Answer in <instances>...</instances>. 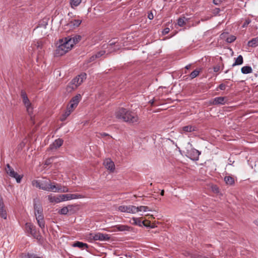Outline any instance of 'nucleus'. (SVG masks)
I'll return each instance as SVG.
<instances>
[{
    "mask_svg": "<svg viewBox=\"0 0 258 258\" xmlns=\"http://www.w3.org/2000/svg\"><path fill=\"white\" fill-rule=\"evenodd\" d=\"M81 39V37L80 35H75L73 37L69 36L60 39L55 50V55L56 56L64 55L70 50Z\"/></svg>",
    "mask_w": 258,
    "mask_h": 258,
    "instance_id": "nucleus-1",
    "label": "nucleus"
},
{
    "mask_svg": "<svg viewBox=\"0 0 258 258\" xmlns=\"http://www.w3.org/2000/svg\"><path fill=\"white\" fill-rule=\"evenodd\" d=\"M117 118L130 123H136L139 121L138 115L123 108H119L115 113Z\"/></svg>",
    "mask_w": 258,
    "mask_h": 258,
    "instance_id": "nucleus-2",
    "label": "nucleus"
},
{
    "mask_svg": "<svg viewBox=\"0 0 258 258\" xmlns=\"http://www.w3.org/2000/svg\"><path fill=\"white\" fill-rule=\"evenodd\" d=\"M33 186L47 191L54 192L56 184L50 179L43 178L41 180H34L32 181Z\"/></svg>",
    "mask_w": 258,
    "mask_h": 258,
    "instance_id": "nucleus-3",
    "label": "nucleus"
},
{
    "mask_svg": "<svg viewBox=\"0 0 258 258\" xmlns=\"http://www.w3.org/2000/svg\"><path fill=\"white\" fill-rule=\"evenodd\" d=\"M86 74L83 73L76 77L71 82V84L68 86L72 90L76 89L86 79Z\"/></svg>",
    "mask_w": 258,
    "mask_h": 258,
    "instance_id": "nucleus-4",
    "label": "nucleus"
},
{
    "mask_svg": "<svg viewBox=\"0 0 258 258\" xmlns=\"http://www.w3.org/2000/svg\"><path fill=\"white\" fill-rule=\"evenodd\" d=\"M21 95L22 98V101L26 108L27 111L32 118V114H33V107L32 104L30 102L26 92L24 91H22Z\"/></svg>",
    "mask_w": 258,
    "mask_h": 258,
    "instance_id": "nucleus-5",
    "label": "nucleus"
},
{
    "mask_svg": "<svg viewBox=\"0 0 258 258\" xmlns=\"http://www.w3.org/2000/svg\"><path fill=\"white\" fill-rule=\"evenodd\" d=\"M6 173L12 178H15L17 183H20L23 178V175H19L15 171L9 164H7L5 168Z\"/></svg>",
    "mask_w": 258,
    "mask_h": 258,
    "instance_id": "nucleus-6",
    "label": "nucleus"
},
{
    "mask_svg": "<svg viewBox=\"0 0 258 258\" xmlns=\"http://www.w3.org/2000/svg\"><path fill=\"white\" fill-rule=\"evenodd\" d=\"M61 196V200L62 202L70 201L72 200L78 199H83L85 198V197L83 195L81 194H64V195H60Z\"/></svg>",
    "mask_w": 258,
    "mask_h": 258,
    "instance_id": "nucleus-7",
    "label": "nucleus"
},
{
    "mask_svg": "<svg viewBox=\"0 0 258 258\" xmlns=\"http://www.w3.org/2000/svg\"><path fill=\"white\" fill-rule=\"evenodd\" d=\"M135 206L134 205H121L118 207V210L121 212L130 214H135Z\"/></svg>",
    "mask_w": 258,
    "mask_h": 258,
    "instance_id": "nucleus-8",
    "label": "nucleus"
},
{
    "mask_svg": "<svg viewBox=\"0 0 258 258\" xmlns=\"http://www.w3.org/2000/svg\"><path fill=\"white\" fill-rule=\"evenodd\" d=\"M91 236L94 240L105 241L109 240L110 238V237L108 234H103L101 233L91 234Z\"/></svg>",
    "mask_w": 258,
    "mask_h": 258,
    "instance_id": "nucleus-9",
    "label": "nucleus"
},
{
    "mask_svg": "<svg viewBox=\"0 0 258 258\" xmlns=\"http://www.w3.org/2000/svg\"><path fill=\"white\" fill-rule=\"evenodd\" d=\"M187 156L190 159L197 161L199 160V155L201 153L195 149H191L187 151Z\"/></svg>",
    "mask_w": 258,
    "mask_h": 258,
    "instance_id": "nucleus-10",
    "label": "nucleus"
},
{
    "mask_svg": "<svg viewBox=\"0 0 258 258\" xmlns=\"http://www.w3.org/2000/svg\"><path fill=\"white\" fill-rule=\"evenodd\" d=\"M103 164L108 170H109L111 172H114L115 170V165L114 162L110 159H106L103 162Z\"/></svg>",
    "mask_w": 258,
    "mask_h": 258,
    "instance_id": "nucleus-11",
    "label": "nucleus"
},
{
    "mask_svg": "<svg viewBox=\"0 0 258 258\" xmlns=\"http://www.w3.org/2000/svg\"><path fill=\"white\" fill-rule=\"evenodd\" d=\"M227 99L225 97H218L215 98L211 102L212 105H224L225 104Z\"/></svg>",
    "mask_w": 258,
    "mask_h": 258,
    "instance_id": "nucleus-12",
    "label": "nucleus"
},
{
    "mask_svg": "<svg viewBox=\"0 0 258 258\" xmlns=\"http://www.w3.org/2000/svg\"><path fill=\"white\" fill-rule=\"evenodd\" d=\"M114 228L116 229L119 231L122 232H131L133 231V227L125 225H117L114 226Z\"/></svg>",
    "mask_w": 258,
    "mask_h": 258,
    "instance_id": "nucleus-13",
    "label": "nucleus"
},
{
    "mask_svg": "<svg viewBox=\"0 0 258 258\" xmlns=\"http://www.w3.org/2000/svg\"><path fill=\"white\" fill-rule=\"evenodd\" d=\"M25 229L27 232L29 233L34 237H36V230L34 226L30 223H27L25 225Z\"/></svg>",
    "mask_w": 258,
    "mask_h": 258,
    "instance_id": "nucleus-14",
    "label": "nucleus"
},
{
    "mask_svg": "<svg viewBox=\"0 0 258 258\" xmlns=\"http://www.w3.org/2000/svg\"><path fill=\"white\" fill-rule=\"evenodd\" d=\"M82 23V20L80 19L72 20L70 21L67 26L70 27V29H73L79 26Z\"/></svg>",
    "mask_w": 258,
    "mask_h": 258,
    "instance_id": "nucleus-15",
    "label": "nucleus"
},
{
    "mask_svg": "<svg viewBox=\"0 0 258 258\" xmlns=\"http://www.w3.org/2000/svg\"><path fill=\"white\" fill-rule=\"evenodd\" d=\"M63 144V140L61 139L55 140L54 142L50 145L51 150L57 149L59 148Z\"/></svg>",
    "mask_w": 258,
    "mask_h": 258,
    "instance_id": "nucleus-16",
    "label": "nucleus"
},
{
    "mask_svg": "<svg viewBox=\"0 0 258 258\" xmlns=\"http://www.w3.org/2000/svg\"><path fill=\"white\" fill-rule=\"evenodd\" d=\"M131 221V223L133 225H138L140 227L142 226L143 225L144 226H148V225L145 224V221H141L140 218H139L133 217Z\"/></svg>",
    "mask_w": 258,
    "mask_h": 258,
    "instance_id": "nucleus-17",
    "label": "nucleus"
},
{
    "mask_svg": "<svg viewBox=\"0 0 258 258\" xmlns=\"http://www.w3.org/2000/svg\"><path fill=\"white\" fill-rule=\"evenodd\" d=\"M135 214L139 212H146L147 211H152V210L148 206H140L139 207L135 206Z\"/></svg>",
    "mask_w": 258,
    "mask_h": 258,
    "instance_id": "nucleus-18",
    "label": "nucleus"
},
{
    "mask_svg": "<svg viewBox=\"0 0 258 258\" xmlns=\"http://www.w3.org/2000/svg\"><path fill=\"white\" fill-rule=\"evenodd\" d=\"M60 197V195L56 197L52 195H49L48 196V199L51 203H59L62 202V200H61V198Z\"/></svg>",
    "mask_w": 258,
    "mask_h": 258,
    "instance_id": "nucleus-19",
    "label": "nucleus"
},
{
    "mask_svg": "<svg viewBox=\"0 0 258 258\" xmlns=\"http://www.w3.org/2000/svg\"><path fill=\"white\" fill-rule=\"evenodd\" d=\"M0 216L4 219H7V212L4 208V203L1 198H0Z\"/></svg>",
    "mask_w": 258,
    "mask_h": 258,
    "instance_id": "nucleus-20",
    "label": "nucleus"
},
{
    "mask_svg": "<svg viewBox=\"0 0 258 258\" xmlns=\"http://www.w3.org/2000/svg\"><path fill=\"white\" fill-rule=\"evenodd\" d=\"M36 219L39 226L43 230L45 228V222L43 216H38Z\"/></svg>",
    "mask_w": 258,
    "mask_h": 258,
    "instance_id": "nucleus-21",
    "label": "nucleus"
},
{
    "mask_svg": "<svg viewBox=\"0 0 258 258\" xmlns=\"http://www.w3.org/2000/svg\"><path fill=\"white\" fill-rule=\"evenodd\" d=\"M34 208L36 218H37L38 216H43L42 214V208L40 206L35 204L34 205Z\"/></svg>",
    "mask_w": 258,
    "mask_h": 258,
    "instance_id": "nucleus-22",
    "label": "nucleus"
},
{
    "mask_svg": "<svg viewBox=\"0 0 258 258\" xmlns=\"http://www.w3.org/2000/svg\"><path fill=\"white\" fill-rule=\"evenodd\" d=\"M19 258H42V257L38 256L37 255H36L34 253H22L20 255Z\"/></svg>",
    "mask_w": 258,
    "mask_h": 258,
    "instance_id": "nucleus-23",
    "label": "nucleus"
},
{
    "mask_svg": "<svg viewBox=\"0 0 258 258\" xmlns=\"http://www.w3.org/2000/svg\"><path fill=\"white\" fill-rule=\"evenodd\" d=\"M73 209L72 205H69L66 207H64L61 208L58 212L61 215H67L70 211H71Z\"/></svg>",
    "mask_w": 258,
    "mask_h": 258,
    "instance_id": "nucleus-24",
    "label": "nucleus"
},
{
    "mask_svg": "<svg viewBox=\"0 0 258 258\" xmlns=\"http://www.w3.org/2000/svg\"><path fill=\"white\" fill-rule=\"evenodd\" d=\"M69 189L66 187H61L60 184H56L55 188L54 189V192H69Z\"/></svg>",
    "mask_w": 258,
    "mask_h": 258,
    "instance_id": "nucleus-25",
    "label": "nucleus"
},
{
    "mask_svg": "<svg viewBox=\"0 0 258 258\" xmlns=\"http://www.w3.org/2000/svg\"><path fill=\"white\" fill-rule=\"evenodd\" d=\"M81 98V95L80 94H77L71 99L70 102L77 106Z\"/></svg>",
    "mask_w": 258,
    "mask_h": 258,
    "instance_id": "nucleus-26",
    "label": "nucleus"
},
{
    "mask_svg": "<svg viewBox=\"0 0 258 258\" xmlns=\"http://www.w3.org/2000/svg\"><path fill=\"white\" fill-rule=\"evenodd\" d=\"M197 131V127L195 126L187 125L182 127V131L184 132H191Z\"/></svg>",
    "mask_w": 258,
    "mask_h": 258,
    "instance_id": "nucleus-27",
    "label": "nucleus"
},
{
    "mask_svg": "<svg viewBox=\"0 0 258 258\" xmlns=\"http://www.w3.org/2000/svg\"><path fill=\"white\" fill-rule=\"evenodd\" d=\"M224 181L228 185H232L234 183V178L231 176H225Z\"/></svg>",
    "mask_w": 258,
    "mask_h": 258,
    "instance_id": "nucleus-28",
    "label": "nucleus"
},
{
    "mask_svg": "<svg viewBox=\"0 0 258 258\" xmlns=\"http://www.w3.org/2000/svg\"><path fill=\"white\" fill-rule=\"evenodd\" d=\"M73 246L74 247H78L82 249H84L88 247V245L86 243H84L80 241L75 242L73 244Z\"/></svg>",
    "mask_w": 258,
    "mask_h": 258,
    "instance_id": "nucleus-29",
    "label": "nucleus"
},
{
    "mask_svg": "<svg viewBox=\"0 0 258 258\" xmlns=\"http://www.w3.org/2000/svg\"><path fill=\"white\" fill-rule=\"evenodd\" d=\"M241 71L242 73L244 74H247L251 73L252 70L251 67L250 66H244L241 68Z\"/></svg>",
    "mask_w": 258,
    "mask_h": 258,
    "instance_id": "nucleus-30",
    "label": "nucleus"
},
{
    "mask_svg": "<svg viewBox=\"0 0 258 258\" xmlns=\"http://www.w3.org/2000/svg\"><path fill=\"white\" fill-rule=\"evenodd\" d=\"M248 45L250 47H256L258 45V37L253 38L248 42Z\"/></svg>",
    "mask_w": 258,
    "mask_h": 258,
    "instance_id": "nucleus-31",
    "label": "nucleus"
},
{
    "mask_svg": "<svg viewBox=\"0 0 258 258\" xmlns=\"http://www.w3.org/2000/svg\"><path fill=\"white\" fill-rule=\"evenodd\" d=\"M243 57L242 55H239L235 59V62L232 64L233 67H234L237 65H240L243 63Z\"/></svg>",
    "mask_w": 258,
    "mask_h": 258,
    "instance_id": "nucleus-32",
    "label": "nucleus"
},
{
    "mask_svg": "<svg viewBox=\"0 0 258 258\" xmlns=\"http://www.w3.org/2000/svg\"><path fill=\"white\" fill-rule=\"evenodd\" d=\"M104 53H105V51L104 50H102V51H100L98 52L95 55H93L92 56H91L90 57V61H93V60H95V59H96L97 58L100 57V56H101L103 55H104Z\"/></svg>",
    "mask_w": 258,
    "mask_h": 258,
    "instance_id": "nucleus-33",
    "label": "nucleus"
},
{
    "mask_svg": "<svg viewBox=\"0 0 258 258\" xmlns=\"http://www.w3.org/2000/svg\"><path fill=\"white\" fill-rule=\"evenodd\" d=\"M82 0H70V5L72 8L78 6L81 3Z\"/></svg>",
    "mask_w": 258,
    "mask_h": 258,
    "instance_id": "nucleus-34",
    "label": "nucleus"
},
{
    "mask_svg": "<svg viewBox=\"0 0 258 258\" xmlns=\"http://www.w3.org/2000/svg\"><path fill=\"white\" fill-rule=\"evenodd\" d=\"M72 112L70 111V110H69L67 108L66 111L62 115L60 120L61 121H64L71 114V113Z\"/></svg>",
    "mask_w": 258,
    "mask_h": 258,
    "instance_id": "nucleus-35",
    "label": "nucleus"
},
{
    "mask_svg": "<svg viewBox=\"0 0 258 258\" xmlns=\"http://www.w3.org/2000/svg\"><path fill=\"white\" fill-rule=\"evenodd\" d=\"M32 45L36 47L38 49H41L42 48L43 44L41 41H34Z\"/></svg>",
    "mask_w": 258,
    "mask_h": 258,
    "instance_id": "nucleus-36",
    "label": "nucleus"
},
{
    "mask_svg": "<svg viewBox=\"0 0 258 258\" xmlns=\"http://www.w3.org/2000/svg\"><path fill=\"white\" fill-rule=\"evenodd\" d=\"M186 21V19L185 17L180 18L178 19L177 24L180 27L183 26L185 24Z\"/></svg>",
    "mask_w": 258,
    "mask_h": 258,
    "instance_id": "nucleus-37",
    "label": "nucleus"
},
{
    "mask_svg": "<svg viewBox=\"0 0 258 258\" xmlns=\"http://www.w3.org/2000/svg\"><path fill=\"white\" fill-rule=\"evenodd\" d=\"M200 71H201V70H197H197H194L190 74V77L192 79H194V78H196V77H197L199 75Z\"/></svg>",
    "mask_w": 258,
    "mask_h": 258,
    "instance_id": "nucleus-38",
    "label": "nucleus"
},
{
    "mask_svg": "<svg viewBox=\"0 0 258 258\" xmlns=\"http://www.w3.org/2000/svg\"><path fill=\"white\" fill-rule=\"evenodd\" d=\"M235 39H236V37L235 36L230 35V36H229L227 38L226 41L228 43H231V42H233L234 41H235Z\"/></svg>",
    "mask_w": 258,
    "mask_h": 258,
    "instance_id": "nucleus-39",
    "label": "nucleus"
},
{
    "mask_svg": "<svg viewBox=\"0 0 258 258\" xmlns=\"http://www.w3.org/2000/svg\"><path fill=\"white\" fill-rule=\"evenodd\" d=\"M76 106H75L74 104H72L70 102V103L67 107V109L70 110L71 111L73 112L75 108H76Z\"/></svg>",
    "mask_w": 258,
    "mask_h": 258,
    "instance_id": "nucleus-40",
    "label": "nucleus"
},
{
    "mask_svg": "<svg viewBox=\"0 0 258 258\" xmlns=\"http://www.w3.org/2000/svg\"><path fill=\"white\" fill-rule=\"evenodd\" d=\"M53 159V158H49V159H47L45 161L44 165H50L52 163Z\"/></svg>",
    "mask_w": 258,
    "mask_h": 258,
    "instance_id": "nucleus-41",
    "label": "nucleus"
},
{
    "mask_svg": "<svg viewBox=\"0 0 258 258\" xmlns=\"http://www.w3.org/2000/svg\"><path fill=\"white\" fill-rule=\"evenodd\" d=\"M220 70V66L219 65H217L213 68V70L214 72H218Z\"/></svg>",
    "mask_w": 258,
    "mask_h": 258,
    "instance_id": "nucleus-42",
    "label": "nucleus"
},
{
    "mask_svg": "<svg viewBox=\"0 0 258 258\" xmlns=\"http://www.w3.org/2000/svg\"><path fill=\"white\" fill-rule=\"evenodd\" d=\"M250 23V20H249V19H247L245 20V21L244 22V23H243V25H242V27L243 28H244L246 26H247L249 23Z\"/></svg>",
    "mask_w": 258,
    "mask_h": 258,
    "instance_id": "nucleus-43",
    "label": "nucleus"
},
{
    "mask_svg": "<svg viewBox=\"0 0 258 258\" xmlns=\"http://www.w3.org/2000/svg\"><path fill=\"white\" fill-rule=\"evenodd\" d=\"M169 31H170V29L169 28H166L163 30L162 33H163V34L165 35V34H168L169 32Z\"/></svg>",
    "mask_w": 258,
    "mask_h": 258,
    "instance_id": "nucleus-44",
    "label": "nucleus"
},
{
    "mask_svg": "<svg viewBox=\"0 0 258 258\" xmlns=\"http://www.w3.org/2000/svg\"><path fill=\"white\" fill-rule=\"evenodd\" d=\"M219 88L221 90H224L226 88V86L225 84H221L219 86Z\"/></svg>",
    "mask_w": 258,
    "mask_h": 258,
    "instance_id": "nucleus-45",
    "label": "nucleus"
},
{
    "mask_svg": "<svg viewBox=\"0 0 258 258\" xmlns=\"http://www.w3.org/2000/svg\"><path fill=\"white\" fill-rule=\"evenodd\" d=\"M221 2V0H213V3L216 5H220Z\"/></svg>",
    "mask_w": 258,
    "mask_h": 258,
    "instance_id": "nucleus-46",
    "label": "nucleus"
},
{
    "mask_svg": "<svg viewBox=\"0 0 258 258\" xmlns=\"http://www.w3.org/2000/svg\"><path fill=\"white\" fill-rule=\"evenodd\" d=\"M212 189L215 192H219V188L216 186H214L212 187Z\"/></svg>",
    "mask_w": 258,
    "mask_h": 258,
    "instance_id": "nucleus-47",
    "label": "nucleus"
},
{
    "mask_svg": "<svg viewBox=\"0 0 258 258\" xmlns=\"http://www.w3.org/2000/svg\"><path fill=\"white\" fill-rule=\"evenodd\" d=\"M148 18L150 19V20H152L154 18V16H153V14L152 13H150L148 14Z\"/></svg>",
    "mask_w": 258,
    "mask_h": 258,
    "instance_id": "nucleus-48",
    "label": "nucleus"
},
{
    "mask_svg": "<svg viewBox=\"0 0 258 258\" xmlns=\"http://www.w3.org/2000/svg\"><path fill=\"white\" fill-rule=\"evenodd\" d=\"M154 102H155V100H154V99H152V100H150V101H149V103H150L152 105H153L154 104Z\"/></svg>",
    "mask_w": 258,
    "mask_h": 258,
    "instance_id": "nucleus-49",
    "label": "nucleus"
},
{
    "mask_svg": "<svg viewBox=\"0 0 258 258\" xmlns=\"http://www.w3.org/2000/svg\"><path fill=\"white\" fill-rule=\"evenodd\" d=\"M100 135H101V136H102V137H105V136H108V134H106V133H101V134H100Z\"/></svg>",
    "mask_w": 258,
    "mask_h": 258,
    "instance_id": "nucleus-50",
    "label": "nucleus"
},
{
    "mask_svg": "<svg viewBox=\"0 0 258 258\" xmlns=\"http://www.w3.org/2000/svg\"><path fill=\"white\" fill-rule=\"evenodd\" d=\"M191 67V65L190 64H188L187 65L186 67H185V69L188 70Z\"/></svg>",
    "mask_w": 258,
    "mask_h": 258,
    "instance_id": "nucleus-51",
    "label": "nucleus"
},
{
    "mask_svg": "<svg viewBox=\"0 0 258 258\" xmlns=\"http://www.w3.org/2000/svg\"><path fill=\"white\" fill-rule=\"evenodd\" d=\"M145 224L146 225H148V227H149V226H150V223L149 222L147 221V223H146V221H145Z\"/></svg>",
    "mask_w": 258,
    "mask_h": 258,
    "instance_id": "nucleus-52",
    "label": "nucleus"
},
{
    "mask_svg": "<svg viewBox=\"0 0 258 258\" xmlns=\"http://www.w3.org/2000/svg\"><path fill=\"white\" fill-rule=\"evenodd\" d=\"M164 190H162L161 192V196H163L164 195Z\"/></svg>",
    "mask_w": 258,
    "mask_h": 258,
    "instance_id": "nucleus-53",
    "label": "nucleus"
},
{
    "mask_svg": "<svg viewBox=\"0 0 258 258\" xmlns=\"http://www.w3.org/2000/svg\"><path fill=\"white\" fill-rule=\"evenodd\" d=\"M115 43H116L115 42H112L110 43V45H112L113 44H115Z\"/></svg>",
    "mask_w": 258,
    "mask_h": 258,
    "instance_id": "nucleus-54",
    "label": "nucleus"
},
{
    "mask_svg": "<svg viewBox=\"0 0 258 258\" xmlns=\"http://www.w3.org/2000/svg\"><path fill=\"white\" fill-rule=\"evenodd\" d=\"M255 224L258 226V219L255 221Z\"/></svg>",
    "mask_w": 258,
    "mask_h": 258,
    "instance_id": "nucleus-55",
    "label": "nucleus"
}]
</instances>
